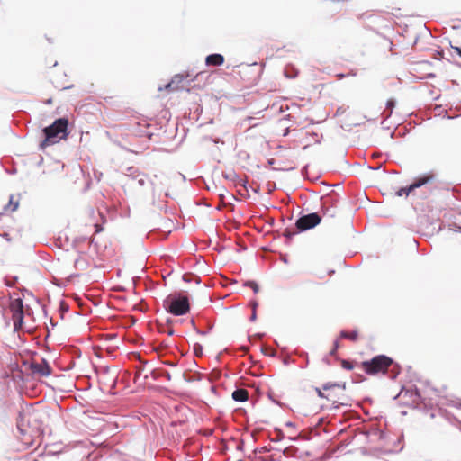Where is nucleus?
Listing matches in <instances>:
<instances>
[{
	"mask_svg": "<svg viewBox=\"0 0 461 461\" xmlns=\"http://www.w3.org/2000/svg\"><path fill=\"white\" fill-rule=\"evenodd\" d=\"M36 416V413L30 410L19 413L17 429L21 441L27 447H32L40 437V425Z\"/></svg>",
	"mask_w": 461,
	"mask_h": 461,
	"instance_id": "nucleus-1",
	"label": "nucleus"
},
{
	"mask_svg": "<svg viewBox=\"0 0 461 461\" xmlns=\"http://www.w3.org/2000/svg\"><path fill=\"white\" fill-rule=\"evenodd\" d=\"M68 120L66 118L57 119L51 125L43 130L45 138L40 143V148L45 149L47 147L66 140L68 133Z\"/></svg>",
	"mask_w": 461,
	"mask_h": 461,
	"instance_id": "nucleus-2",
	"label": "nucleus"
},
{
	"mask_svg": "<svg viewBox=\"0 0 461 461\" xmlns=\"http://www.w3.org/2000/svg\"><path fill=\"white\" fill-rule=\"evenodd\" d=\"M393 363V359L385 355H378L369 361H364L361 365L363 370L366 374L375 375L380 373L384 374Z\"/></svg>",
	"mask_w": 461,
	"mask_h": 461,
	"instance_id": "nucleus-3",
	"label": "nucleus"
},
{
	"mask_svg": "<svg viewBox=\"0 0 461 461\" xmlns=\"http://www.w3.org/2000/svg\"><path fill=\"white\" fill-rule=\"evenodd\" d=\"M164 303L167 311L175 316L186 314L190 311L189 300L186 296H169Z\"/></svg>",
	"mask_w": 461,
	"mask_h": 461,
	"instance_id": "nucleus-4",
	"label": "nucleus"
},
{
	"mask_svg": "<svg viewBox=\"0 0 461 461\" xmlns=\"http://www.w3.org/2000/svg\"><path fill=\"white\" fill-rule=\"evenodd\" d=\"M345 384L327 383L323 384V391L326 392L325 399L333 404L344 405Z\"/></svg>",
	"mask_w": 461,
	"mask_h": 461,
	"instance_id": "nucleus-5",
	"label": "nucleus"
},
{
	"mask_svg": "<svg viewBox=\"0 0 461 461\" xmlns=\"http://www.w3.org/2000/svg\"><path fill=\"white\" fill-rule=\"evenodd\" d=\"M9 308L12 312V320L14 330L18 331L22 329L23 320V300L19 297L12 299L9 303Z\"/></svg>",
	"mask_w": 461,
	"mask_h": 461,
	"instance_id": "nucleus-6",
	"label": "nucleus"
},
{
	"mask_svg": "<svg viewBox=\"0 0 461 461\" xmlns=\"http://www.w3.org/2000/svg\"><path fill=\"white\" fill-rule=\"evenodd\" d=\"M435 179V176L432 173L426 174L417 177L414 182L408 187H402L396 192L397 196L409 195L414 189L419 188L424 185L432 183Z\"/></svg>",
	"mask_w": 461,
	"mask_h": 461,
	"instance_id": "nucleus-7",
	"label": "nucleus"
},
{
	"mask_svg": "<svg viewBox=\"0 0 461 461\" xmlns=\"http://www.w3.org/2000/svg\"><path fill=\"white\" fill-rule=\"evenodd\" d=\"M321 221V217L318 213H309L296 221V227L300 230H307L317 226Z\"/></svg>",
	"mask_w": 461,
	"mask_h": 461,
	"instance_id": "nucleus-8",
	"label": "nucleus"
},
{
	"mask_svg": "<svg viewBox=\"0 0 461 461\" xmlns=\"http://www.w3.org/2000/svg\"><path fill=\"white\" fill-rule=\"evenodd\" d=\"M30 368L32 373L39 377H47L52 373V368L44 358H41L40 361H32Z\"/></svg>",
	"mask_w": 461,
	"mask_h": 461,
	"instance_id": "nucleus-9",
	"label": "nucleus"
},
{
	"mask_svg": "<svg viewBox=\"0 0 461 461\" xmlns=\"http://www.w3.org/2000/svg\"><path fill=\"white\" fill-rule=\"evenodd\" d=\"M224 62V57L221 54H211L205 59L207 66H221Z\"/></svg>",
	"mask_w": 461,
	"mask_h": 461,
	"instance_id": "nucleus-10",
	"label": "nucleus"
},
{
	"mask_svg": "<svg viewBox=\"0 0 461 461\" xmlns=\"http://www.w3.org/2000/svg\"><path fill=\"white\" fill-rule=\"evenodd\" d=\"M233 400L237 402H246L249 398V392L246 389H237L232 393Z\"/></svg>",
	"mask_w": 461,
	"mask_h": 461,
	"instance_id": "nucleus-11",
	"label": "nucleus"
},
{
	"mask_svg": "<svg viewBox=\"0 0 461 461\" xmlns=\"http://www.w3.org/2000/svg\"><path fill=\"white\" fill-rule=\"evenodd\" d=\"M52 83L56 88L60 89V90L69 89L72 87V84L68 82V80H66L65 82H61L59 79L58 75L52 79Z\"/></svg>",
	"mask_w": 461,
	"mask_h": 461,
	"instance_id": "nucleus-12",
	"label": "nucleus"
},
{
	"mask_svg": "<svg viewBox=\"0 0 461 461\" xmlns=\"http://www.w3.org/2000/svg\"><path fill=\"white\" fill-rule=\"evenodd\" d=\"M18 206H19V202H18L17 200H15V199H14V195H11V196H10V199H9V203H8V204H7V205H5V206L4 207V210H5V212H14V211H16V210H17Z\"/></svg>",
	"mask_w": 461,
	"mask_h": 461,
	"instance_id": "nucleus-13",
	"label": "nucleus"
},
{
	"mask_svg": "<svg viewBox=\"0 0 461 461\" xmlns=\"http://www.w3.org/2000/svg\"><path fill=\"white\" fill-rule=\"evenodd\" d=\"M340 337L342 339H348L353 342H356L357 339H358V332L357 330H353V331H346V330H342L340 332Z\"/></svg>",
	"mask_w": 461,
	"mask_h": 461,
	"instance_id": "nucleus-14",
	"label": "nucleus"
},
{
	"mask_svg": "<svg viewBox=\"0 0 461 461\" xmlns=\"http://www.w3.org/2000/svg\"><path fill=\"white\" fill-rule=\"evenodd\" d=\"M182 79H183L182 76L176 75V76L174 77V79H172V81H171V82H169L168 84H167V85L165 86V88H166V89H167V90H169V91H173V90H175V89H176V87L174 86L175 82L176 81L177 83H181V82H182Z\"/></svg>",
	"mask_w": 461,
	"mask_h": 461,
	"instance_id": "nucleus-15",
	"label": "nucleus"
},
{
	"mask_svg": "<svg viewBox=\"0 0 461 461\" xmlns=\"http://www.w3.org/2000/svg\"><path fill=\"white\" fill-rule=\"evenodd\" d=\"M245 285L250 287L254 291V293H258L259 290L258 284L254 281H248L245 283Z\"/></svg>",
	"mask_w": 461,
	"mask_h": 461,
	"instance_id": "nucleus-16",
	"label": "nucleus"
},
{
	"mask_svg": "<svg viewBox=\"0 0 461 461\" xmlns=\"http://www.w3.org/2000/svg\"><path fill=\"white\" fill-rule=\"evenodd\" d=\"M341 366L344 369L347 370H352L354 368L353 363L348 360H342Z\"/></svg>",
	"mask_w": 461,
	"mask_h": 461,
	"instance_id": "nucleus-17",
	"label": "nucleus"
},
{
	"mask_svg": "<svg viewBox=\"0 0 461 461\" xmlns=\"http://www.w3.org/2000/svg\"><path fill=\"white\" fill-rule=\"evenodd\" d=\"M394 104H395V103H394V101H393V100H392V99H391V100H388V101H387V103H386V106H387V108H388V109H390V112H389V113H388V115H387V116H390V115H391V113H392V110H393V108L394 107Z\"/></svg>",
	"mask_w": 461,
	"mask_h": 461,
	"instance_id": "nucleus-18",
	"label": "nucleus"
},
{
	"mask_svg": "<svg viewBox=\"0 0 461 461\" xmlns=\"http://www.w3.org/2000/svg\"><path fill=\"white\" fill-rule=\"evenodd\" d=\"M315 392L317 393L319 397L325 399L326 392L323 391V387L322 388H315Z\"/></svg>",
	"mask_w": 461,
	"mask_h": 461,
	"instance_id": "nucleus-19",
	"label": "nucleus"
},
{
	"mask_svg": "<svg viewBox=\"0 0 461 461\" xmlns=\"http://www.w3.org/2000/svg\"><path fill=\"white\" fill-rule=\"evenodd\" d=\"M194 349L196 356H202V347L199 344L194 345Z\"/></svg>",
	"mask_w": 461,
	"mask_h": 461,
	"instance_id": "nucleus-20",
	"label": "nucleus"
},
{
	"mask_svg": "<svg viewBox=\"0 0 461 461\" xmlns=\"http://www.w3.org/2000/svg\"><path fill=\"white\" fill-rule=\"evenodd\" d=\"M454 51L461 57V49L459 47H453Z\"/></svg>",
	"mask_w": 461,
	"mask_h": 461,
	"instance_id": "nucleus-21",
	"label": "nucleus"
},
{
	"mask_svg": "<svg viewBox=\"0 0 461 461\" xmlns=\"http://www.w3.org/2000/svg\"><path fill=\"white\" fill-rule=\"evenodd\" d=\"M339 348V342L336 341L335 342V347H334V349L331 351V354H334V352L337 350V348Z\"/></svg>",
	"mask_w": 461,
	"mask_h": 461,
	"instance_id": "nucleus-22",
	"label": "nucleus"
},
{
	"mask_svg": "<svg viewBox=\"0 0 461 461\" xmlns=\"http://www.w3.org/2000/svg\"><path fill=\"white\" fill-rule=\"evenodd\" d=\"M95 229H96V230H95V232H99V231L102 230V228L100 227V225H99V224H95Z\"/></svg>",
	"mask_w": 461,
	"mask_h": 461,
	"instance_id": "nucleus-23",
	"label": "nucleus"
},
{
	"mask_svg": "<svg viewBox=\"0 0 461 461\" xmlns=\"http://www.w3.org/2000/svg\"><path fill=\"white\" fill-rule=\"evenodd\" d=\"M167 333L169 336H171V335H173V334H174V330H173V329H169V330L167 331Z\"/></svg>",
	"mask_w": 461,
	"mask_h": 461,
	"instance_id": "nucleus-24",
	"label": "nucleus"
},
{
	"mask_svg": "<svg viewBox=\"0 0 461 461\" xmlns=\"http://www.w3.org/2000/svg\"><path fill=\"white\" fill-rule=\"evenodd\" d=\"M256 319V312H254L251 315V320L254 321Z\"/></svg>",
	"mask_w": 461,
	"mask_h": 461,
	"instance_id": "nucleus-25",
	"label": "nucleus"
},
{
	"mask_svg": "<svg viewBox=\"0 0 461 461\" xmlns=\"http://www.w3.org/2000/svg\"><path fill=\"white\" fill-rule=\"evenodd\" d=\"M5 237H6V240H10V238H9V237H7V234H5Z\"/></svg>",
	"mask_w": 461,
	"mask_h": 461,
	"instance_id": "nucleus-26",
	"label": "nucleus"
},
{
	"mask_svg": "<svg viewBox=\"0 0 461 461\" xmlns=\"http://www.w3.org/2000/svg\"><path fill=\"white\" fill-rule=\"evenodd\" d=\"M5 237H6V240H10V238H9V237H7V234H5Z\"/></svg>",
	"mask_w": 461,
	"mask_h": 461,
	"instance_id": "nucleus-27",
	"label": "nucleus"
},
{
	"mask_svg": "<svg viewBox=\"0 0 461 461\" xmlns=\"http://www.w3.org/2000/svg\"><path fill=\"white\" fill-rule=\"evenodd\" d=\"M5 237H6V240H10V238H9V237H7V234H5Z\"/></svg>",
	"mask_w": 461,
	"mask_h": 461,
	"instance_id": "nucleus-28",
	"label": "nucleus"
},
{
	"mask_svg": "<svg viewBox=\"0 0 461 461\" xmlns=\"http://www.w3.org/2000/svg\"><path fill=\"white\" fill-rule=\"evenodd\" d=\"M459 229H460V230H461V227H460Z\"/></svg>",
	"mask_w": 461,
	"mask_h": 461,
	"instance_id": "nucleus-29",
	"label": "nucleus"
}]
</instances>
